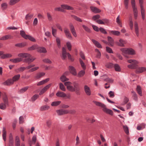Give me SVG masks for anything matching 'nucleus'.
<instances>
[{"mask_svg": "<svg viewBox=\"0 0 146 146\" xmlns=\"http://www.w3.org/2000/svg\"><path fill=\"white\" fill-rule=\"evenodd\" d=\"M93 102L96 106L102 108L103 111L104 112L111 115H113V112L111 110L107 108L106 107V106L104 104L100 102H98L96 101H94Z\"/></svg>", "mask_w": 146, "mask_h": 146, "instance_id": "f257e3e1", "label": "nucleus"}, {"mask_svg": "<svg viewBox=\"0 0 146 146\" xmlns=\"http://www.w3.org/2000/svg\"><path fill=\"white\" fill-rule=\"evenodd\" d=\"M120 50L122 52V54L127 58H129L128 55H132L135 54L134 50L131 48H121Z\"/></svg>", "mask_w": 146, "mask_h": 146, "instance_id": "f03ea898", "label": "nucleus"}, {"mask_svg": "<svg viewBox=\"0 0 146 146\" xmlns=\"http://www.w3.org/2000/svg\"><path fill=\"white\" fill-rule=\"evenodd\" d=\"M64 85L66 86L67 89L71 92H75V90L74 86H72V83L69 81L66 82L64 83Z\"/></svg>", "mask_w": 146, "mask_h": 146, "instance_id": "7ed1b4c3", "label": "nucleus"}, {"mask_svg": "<svg viewBox=\"0 0 146 146\" xmlns=\"http://www.w3.org/2000/svg\"><path fill=\"white\" fill-rule=\"evenodd\" d=\"M73 85L75 90V92L76 94L78 95H80V93L79 91L80 90V88L78 83L74 82L73 83Z\"/></svg>", "mask_w": 146, "mask_h": 146, "instance_id": "20e7f679", "label": "nucleus"}, {"mask_svg": "<svg viewBox=\"0 0 146 146\" xmlns=\"http://www.w3.org/2000/svg\"><path fill=\"white\" fill-rule=\"evenodd\" d=\"M56 112L58 115H61L68 113L69 111L67 110L61 109L56 110Z\"/></svg>", "mask_w": 146, "mask_h": 146, "instance_id": "39448f33", "label": "nucleus"}, {"mask_svg": "<svg viewBox=\"0 0 146 146\" xmlns=\"http://www.w3.org/2000/svg\"><path fill=\"white\" fill-rule=\"evenodd\" d=\"M64 31L66 37L69 39H71L72 38V36L68 29L67 28H65Z\"/></svg>", "mask_w": 146, "mask_h": 146, "instance_id": "423d86ee", "label": "nucleus"}, {"mask_svg": "<svg viewBox=\"0 0 146 146\" xmlns=\"http://www.w3.org/2000/svg\"><path fill=\"white\" fill-rule=\"evenodd\" d=\"M146 71V68L143 67H137L135 70V72L137 74H140Z\"/></svg>", "mask_w": 146, "mask_h": 146, "instance_id": "0eeeda50", "label": "nucleus"}, {"mask_svg": "<svg viewBox=\"0 0 146 146\" xmlns=\"http://www.w3.org/2000/svg\"><path fill=\"white\" fill-rule=\"evenodd\" d=\"M68 73V72H66L64 73L60 77V79L62 82H65V81H67L69 80L68 78H67L65 76Z\"/></svg>", "mask_w": 146, "mask_h": 146, "instance_id": "6e6552de", "label": "nucleus"}, {"mask_svg": "<svg viewBox=\"0 0 146 146\" xmlns=\"http://www.w3.org/2000/svg\"><path fill=\"white\" fill-rule=\"evenodd\" d=\"M51 85V83L49 84L43 88L40 92L39 95H40L44 93L49 88Z\"/></svg>", "mask_w": 146, "mask_h": 146, "instance_id": "1a4fd4ad", "label": "nucleus"}, {"mask_svg": "<svg viewBox=\"0 0 146 146\" xmlns=\"http://www.w3.org/2000/svg\"><path fill=\"white\" fill-rule=\"evenodd\" d=\"M69 27L70 29V31L73 35L75 37H76L77 35L75 31V29L74 26L72 23L70 24Z\"/></svg>", "mask_w": 146, "mask_h": 146, "instance_id": "9d476101", "label": "nucleus"}, {"mask_svg": "<svg viewBox=\"0 0 146 146\" xmlns=\"http://www.w3.org/2000/svg\"><path fill=\"white\" fill-rule=\"evenodd\" d=\"M67 53L66 51V49L64 47H63L62 48V54L61 56V58L63 60L66 59L67 58Z\"/></svg>", "mask_w": 146, "mask_h": 146, "instance_id": "9b49d317", "label": "nucleus"}, {"mask_svg": "<svg viewBox=\"0 0 146 146\" xmlns=\"http://www.w3.org/2000/svg\"><path fill=\"white\" fill-rule=\"evenodd\" d=\"M18 56L20 57L27 58L28 57H31V55L27 53H22L18 54Z\"/></svg>", "mask_w": 146, "mask_h": 146, "instance_id": "f8f14e48", "label": "nucleus"}, {"mask_svg": "<svg viewBox=\"0 0 146 146\" xmlns=\"http://www.w3.org/2000/svg\"><path fill=\"white\" fill-rule=\"evenodd\" d=\"M125 43V41L121 39H119V42H115V44H116L118 46L121 47L124 46V44Z\"/></svg>", "mask_w": 146, "mask_h": 146, "instance_id": "ddd939ff", "label": "nucleus"}, {"mask_svg": "<svg viewBox=\"0 0 146 146\" xmlns=\"http://www.w3.org/2000/svg\"><path fill=\"white\" fill-rule=\"evenodd\" d=\"M31 57H28L27 58L24 59L23 60V62L27 63L29 64L33 62L35 59V58H33V57L30 58Z\"/></svg>", "mask_w": 146, "mask_h": 146, "instance_id": "4468645a", "label": "nucleus"}, {"mask_svg": "<svg viewBox=\"0 0 146 146\" xmlns=\"http://www.w3.org/2000/svg\"><path fill=\"white\" fill-rule=\"evenodd\" d=\"M14 83L12 79H9L6 80L3 83V84L5 86H10L13 84Z\"/></svg>", "mask_w": 146, "mask_h": 146, "instance_id": "2eb2a0df", "label": "nucleus"}, {"mask_svg": "<svg viewBox=\"0 0 146 146\" xmlns=\"http://www.w3.org/2000/svg\"><path fill=\"white\" fill-rule=\"evenodd\" d=\"M84 89L87 95L90 96L91 95V92L90 88L87 85H85Z\"/></svg>", "mask_w": 146, "mask_h": 146, "instance_id": "dca6fc26", "label": "nucleus"}, {"mask_svg": "<svg viewBox=\"0 0 146 146\" xmlns=\"http://www.w3.org/2000/svg\"><path fill=\"white\" fill-rule=\"evenodd\" d=\"M69 70L70 72L73 75H76L77 74L76 70L72 66H69Z\"/></svg>", "mask_w": 146, "mask_h": 146, "instance_id": "f3484780", "label": "nucleus"}, {"mask_svg": "<svg viewBox=\"0 0 146 146\" xmlns=\"http://www.w3.org/2000/svg\"><path fill=\"white\" fill-rule=\"evenodd\" d=\"M37 51L39 52L45 53L46 52V49L44 47H40L38 46Z\"/></svg>", "mask_w": 146, "mask_h": 146, "instance_id": "a211bd4d", "label": "nucleus"}, {"mask_svg": "<svg viewBox=\"0 0 146 146\" xmlns=\"http://www.w3.org/2000/svg\"><path fill=\"white\" fill-rule=\"evenodd\" d=\"M57 96L60 98H65L66 94L63 92L58 91L56 94Z\"/></svg>", "mask_w": 146, "mask_h": 146, "instance_id": "6ab92c4d", "label": "nucleus"}, {"mask_svg": "<svg viewBox=\"0 0 146 146\" xmlns=\"http://www.w3.org/2000/svg\"><path fill=\"white\" fill-rule=\"evenodd\" d=\"M49 78H47L45 80H44L38 82L37 84V85L38 86L43 85L44 84L47 83L49 80Z\"/></svg>", "mask_w": 146, "mask_h": 146, "instance_id": "aec40b11", "label": "nucleus"}, {"mask_svg": "<svg viewBox=\"0 0 146 146\" xmlns=\"http://www.w3.org/2000/svg\"><path fill=\"white\" fill-rule=\"evenodd\" d=\"M107 38L109 45L111 46H113L114 44V42L113 39L110 36H108Z\"/></svg>", "mask_w": 146, "mask_h": 146, "instance_id": "412c9836", "label": "nucleus"}, {"mask_svg": "<svg viewBox=\"0 0 146 146\" xmlns=\"http://www.w3.org/2000/svg\"><path fill=\"white\" fill-rule=\"evenodd\" d=\"M61 6V7L64 9L68 10H73L74 9L73 7L67 5H62Z\"/></svg>", "mask_w": 146, "mask_h": 146, "instance_id": "4be33fe9", "label": "nucleus"}, {"mask_svg": "<svg viewBox=\"0 0 146 146\" xmlns=\"http://www.w3.org/2000/svg\"><path fill=\"white\" fill-rule=\"evenodd\" d=\"M92 41L94 44L98 48H102L101 45L97 41L94 39H92Z\"/></svg>", "mask_w": 146, "mask_h": 146, "instance_id": "5701e85b", "label": "nucleus"}, {"mask_svg": "<svg viewBox=\"0 0 146 146\" xmlns=\"http://www.w3.org/2000/svg\"><path fill=\"white\" fill-rule=\"evenodd\" d=\"M22 58H17L15 59H12L10 60V61L14 63H17L22 61Z\"/></svg>", "mask_w": 146, "mask_h": 146, "instance_id": "b1692460", "label": "nucleus"}, {"mask_svg": "<svg viewBox=\"0 0 146 146\" xmlns=\"http://www.w3.org/2000/svg\"><path fill=\"white\" fill-rule=\"evenodd\" d=\"M134 26L135 28V31L137 36H138L139 35V27L138 24L136 21L134 22Z\"/></svg>", "mask_w": 146, "mask_h": 146, "instance_id": "393cba45", "label": "nucleus"}, {"mask_svg": "<svg viewBox=\"0 0 146 146\" xmlns=\"http://www.w3.org/2000/svg\"><path fill=\"white\" fill-rule=\"evenodd\" d=\"M90 8L92 12L95 13H98L101 12V11L97 8L91 6Z\"/></svg>", "mask_w": 146, "mask_h": 146, "instance_id": "a878e982", "label": "nucleus"}, {"mask_svg": "<svg viewBox=\"0 0 146 146\" xmlns=\"http://www.w3.org/2000/svg\"><path fill=\"white\" fill-rule=\"evenodd\" d=\"M3 137L4 141H5L6 139V131L5 127H3L2 130Z\"/></svg>", "mask_w": 146, "mask_h": 146, "instance_id": "bb28decb", "label": "nucleus"}, {"mask_svg": "<svg viewBox=\"0 0 146 146\" xmlns=\"http://www.w3.org/2000/svg\"><path fill=\"white\" fill-rule=\"evenodd\" d=\"M137 64L133 63L129 64L127 66L129 68L131 69H136L137 67Z\"/></svg>", "mask_w": 146, "mask_h": 146, "instance_id": "cd10ccee", "label": "nucleus"}, {"mask_svg": "<svg viewBox=\"0 0 146 146\" xmlns=\"http://www.w3.org/2000/svg\"><path fill=\"white\" fill-rule=\"evenodd\" d=\"M12 56V55L10 54L7 53L3 54L1 56L2 59H5L9 58H10Z\"/></svg>", "mask_w": 146, "mask_h": 146, "instance_id": "c85d7f7f", "label": "nucleus"}, {"mask_svg": "<svg viewBox=\"0 0 146 146\" xmlns=\"http://www.w3.org/2000/svg\"><path fill=\"white\" fill-rule=\"evenodd\" d=\"M20 77V75L19 74L13 76L12 78V80L14 82H17L19 79Z\"/></svg>", "mask_w": 146, "mask_h": 146, "instance_id": "c756f323", "label": "nucleus"}, {"mask_svg": "<svg viewBox=\"0 0 146 146\" xmlns=\"http://www.w3.org/2000/svg\"><path fill=\"white\" fill-rule=\"evenodd\" d=\"M33 16V13H29L26 15L25 19L27 20H29L32 18Z\"/></svg>", "mask_w": 146, "mask_h": 146, "instance_id": "7c9ffc66", "label": "nucleus"}, {"mask_svg": "<svg viewBox=\"0 0 146 146\" xmlns=\"http://www.w3.org/2000/svg\"><path fill=\"white\" fill-rule=\"evenodd\" d=\"M38 45L36 44H34L32 46L28 48V50L29 51H31L34 50L35 49H37L38 48Z\"/></svg>", "mask_w": 146, "mask_h": 146, "instance_id": "2f4dec72", "label": "nucleus"}, {"mask_svg": "<svg viewBox=\"0 0 146 146\" xmlns=\"http://www.w3.org/2000/svg\"><path fill=\"white\" fill-rule=\"evenodd\" d=\"M109 33H110L116 36H119L120 33L119 31H109Z\"/></svg>", "mask_w": 146, "mask_h": 146, "instance_id": "473e14b6", "label": "nucleus"}, {"mask_svg": "<svg viewBox=\"0 0 146 146\" xmlns=\"http://www.w3.org/2000/svg\"><path fill=\"white\" fill-rule=\"evenodd\" d=\"M20 0H10L9 4L10 5H13L19 2Z\"/></svg>", "mask_w": 146, "mask_h": 146, "instance_id": "72a5a7b5", "label": "nucleus"}, {"mask_svg": "<svg viewBox=\"0 0 146 146\" xmlns=\"http://www.w3.org/2000/svg\"><path fill=\"white\" fill-rule=\"evenodd\" d=\"M29 87L28 86H25L23 88L20 90L19 91V93H23L26 92L29 88Z\"/></svg>", "mask_w": 146, "mask_h": 146, "instance_id": "f704fd0d", "label": "nucleus"}, {"mask_svg": "<svg viewBox=\"0 0 146 146\" xmlns=\"http://www.w3.org/2000/svg\"><path fill=\"white\" fill-rule=\"evenodd\" d=\"M50 108L49 106L47 105L42 106L40 108V110L41 111L46 110Z\"/></svg>", "mask_w": 146, "mask_h": 146, "instance_id": "c9c22d12", "label": "nucleus"}, {"mask_svg": "<svg viewBox=\"0 0 146 146\" xmlns=\"http://www.w3.org/2000/svg\"><path fill=\"white\" fill-rule=\"evenodd\" d=\"M15 146H20V141L19 137L17 136L15 139Z\"/></svg>", "mask_w": 146, "mask_h": 146, "instance_id": "e433bc0d", "label": "nucleus"}, {"mask_svg": "<svg viewBox=\"0 0 146 146\" xmlns=\"http://www.w3.org/2000/svg\"><path fill=\"white\" fill-rule=\"evenodd\" d=\"M136 90L138 94L140 96H142V92L141 88L140 86H137Z\"/></svg>", "mask_w": 146, "mask_h": 146, "instance_id": "4c0bfd02", "label": "nucleus"}, {"mask_svg": "<svg viewBox=\"0 0 146 146\" xmlns=\"http://www.w3.org/2000/svg\"><path fill=\"white\" fill-rule=\"evenodd\" d=\"M52 30V34L53 36L55 37H56L57 35V30L56 29H54L53 27H51Z\"/></svg>", "mask_w": 146, "mask_h": 146, "instance_id": "58836bf2", "label": "nucleus"}, {"mask_svg": "<svg viewBox=\"0 0 146 146\" xmlns=\"http://www.w3.org/2000/svg\"><path fill=\"white\" fill-rule=\"evenodd\" d=\"M11 38V35H7L2 37L1 38H0V39L1 40H4Z\"/></svg>", "mask_w": 146, "mask_h": 146, "instance_id": "ea45409f", "label": "nucleus"}, {"mask_svg": "<svg viewBox=\"0 0 146 146\" xmlns=\"http://www.w3.org/2000/svg\"><path fill=\"white\" fill-rule=\"evenodd\" d=\"M4 103L7 106L8 105V101L7 96L5 94L3 98Z\"/></svg>", "mask_w": 146, "mask_h": 146, "instance_id": "a19ab883", "label": "nucleus"}, {"mask_svg": "<svg viewBox=\"0 0 146 146\" xmlns=\"http://www.w3.org/2000/svg\"><path fill=\"white\" fill-rule=\"evenodd\" d=\"M131 93L132 94V96L133 99L137 101L138 100V97L136 93L134 91H131Z\"/></svg>", "mask_w": 146, "mask_h": 146, "instance_id": "79ce46f5", "label": "nucleus"}, {"mask_svg": "<svg viewBox=\"0 0 146 146\" xmlns=\"http://www.w3.org/2000/svg\"><path fill=\"white\" fill-rule=\"evenodd\" d=\"M26 44L25 43H19L15 44V46H16L22 48L25 46Z\"/></svg>", "mask_w": 146, "mask_h": 146, "instance_id": "37998d69", "label": "nucleus"}, {"mask_svg": "<svg viewBox=\"0 0 146 146\" xmlns=\"http://www.w3.org/2000/svg\"><path fill=\"white\" fill-rule=\"evenodd\" d=\"M26 38L25 39H28L31 41L35 42L36 41L35 39L33 37L29 35H27Z\"/></svg>", "mask_w": 146, "mask_h": 146, "instance_id": "c03bdc74", "label": "nucleus"}, {"mask_svg": "<svg viewBox=\"0 0 146 146\" xmlns=\"http://www.w3.org/2000/svg\"><path fill=\"white\" fill-rule=\"evenodd\" d=\"M61 102L60 101L53 102L51 103V105L53 106H57L59 105Z\"/></svg>", "mask_w": 146, "mask_h": 146, "instance_id": "a18cd8bd", "label": "nucleus"}, {"mask_svg": "<svg viewBox=\"0 0 146 146\" xmlns=\"http://www.w3.org/2000/svg\"><path fill=\"white\" fill-rule=\"evenodd\" d=\"M80 62V64L81 65L84 70H85L86 69V66L83 62V61L81 59H79Z\"/></svg>", "mask_w": 146, "mask_h": 146, "instance_id": "49530a36", "label": "nucleus"}, {"mask_svg": "<svg viewBox=\"0 0 146 146\" xmlns=\"http://www.w3.org/2000/svg\"><path fill=\"white\" fill-rule=\"evenodd\" d=\"M45 74V73L44 72H39L37 74L36 78L37 79L40 78L44 75Z\"/></svg>", "mask_w": 146, "mask_h": 146, "instance_id": "de8ad7c7", "label": "nucleus"}, {"mask_svg": "<svg viewBox=\"0 0 146 146\" xmlns=\"http://www.w3.org/2000/svg\"><path fill=\"white\" fill-rule=\"evenodd\" d=\"M115 70L116 71L119 72L121 70L120 67L118 64H116L114 65Z\"/></svg>", "mask_w": 146, "mask_h": 146, "instance_id": "09e8293b", "label": "nucleus"}, {"mask_svg": "<svg viewBox=\"0 0 146 146\" xmlns=\"http://www.w3.org/2000/svg\"><path fill=\"white\" fill-rule=\"evenodd\" d=\"M7 106L5 104L2 103L0 104V109L4 110H5L7 107Z\"/></svg>", "mask_w": 146, "mask_h": 146, "instance_id": "8fccbe9b", "label": "nucleus"}, {"mask_svg": "<svg viewBox=\"0 0 146 146\" xmlns=\"http://www.w3.org/2000/svg\"><path fill=\"white\" fill-rule=\"evenodd\" d=\"M20 35L22 36V37L26 39L27 36L28 35H27L26 34L25 32L22 30H21L20 31Z\"/></svg>", "mask_w": 146, "mask_h": 146, "instance_id": "3c124183", "label": "nucleus"}, {"mask_svg": "<svg viewBox=\"0 0 146 146\" xmlns=\"http://www.w3.org/2000/svg\"><path fill=\"white\" fill-rule=\"evenodd\" d=\"M127 62L131 64L135 63L138 64L139 62L136 60H127Z\"/></svg>", "mask_w": 146, "mask_h": 146, "instance_id": "603ef678", "label": "nucleus"}, {"mask_svg": "<svg viewBox=\"0 0 146 146\" xmlns=\"http://www.w3.org/2000/svg\"><path fill=\"white\" fill-rule=\"evenodd\" d=\"M82 70L80 71L78 74V76L79 77H81L83 76L85 74V72L84 70Z\"/></svg>", "mask_w": 146, "mask_h": 146, "instance_id": "864d4df0", "label": "nucleus"}, {"mask_svg": "<svg viewBox=\"0 0 146 146\" xmlns=\"http://www.w3.org/2000/svg\"><path fill=\"white\" fill-rule=\"evenodd\" d=\"M123 129L125 133L127 135L129 134V130L128 127L126 126H123Z\"/></svg>", "mask_w": 146, "mask_h": 146, "instance_id": "5fc2aeb1", "label": "nucleus"}, {"mask_svg": "<svg viewBox=\"0 0 146 146\" xmlns=\"http://www.w3.org/2000/svg\"><path fill=\"white\" fill-rule=\"evenodd\" d=\"M95 51L96 52H97L96 56V57L98 58H100L101 56V54L100 52L99 51L98 49L97 48L95 49Z\"/></svg>", "mask_w": 146, "mask_h": 146, "instance_id": "6e6d98bb", "label": "nucleus"}, {"mask_svg": "<svg viewBox=\"0 0 146 146\" xmlns=\"http://www.w3.org/2000/svg\"><path fill=\"white\" fill-rule=\"evenodd\" d=\"M47 17L49 21H51L52 20V18L50 14L48 12L46 13Z\"/></svg>", "mask_w": 146, "mask_h": 146, "instance_id": "4d7b16f0", "label": "nucleus"}, {"mask_svg": "<svg viewBox=\"0 0 146 146\" xmlns=\"http://www.w3.org/2000/svg\"><path fill=\"white\" fill-rule=\"evenodd\" d=\"M129 25L131 29L132 30L133 29V24L131 18H130L129 19Z\"/></svg>", "mask_w": 146, "mask_h": 146, "instance_id": "13d9d810", "label": "nucleus"}, {"mask_svg": "<svg viewBox=\"0 0 146 146\" xmlns=\"http://www.w3.org/2000/svg\"><path fill=\"white\" fill-rule=\"evenodd\" d=\"M129 0H124V3L125 7L126 9H127L128 8V4Z\"/></svg>", "mask_w": 146, "mask_h": 146, "instance_id": "bf43d9fd", "label": "nucleus"}, {"mask_svg": "<svg viewBox=\"0 0 146 146\" xmlns=\"http://www.w3.org/2000/svg\"><path fill=\"white\" fill-rule=\"evenodd\" d=\"M82 27L85 30V31H86L87 32L89 33H90L91 32L90 29L86 26L85 25H83Z\"/></svg>", "mask_w": 146, "mask_h": 146, "instance_id": "052dcab7", "label": "nucleus"}, {"mask_svg": "<svg viewBox=\"0 0 146 146\" xmlns=\"http://www.w3.org/2000/svg\"><path fill=\"white\" fill-rule=\"evenodd\" d=\"M59 87L60 89L62 91H65L66 90V89L64 85L62 83H60L59 84Z\"/></svg>", "mask_w": 146, "mask_h": 146, "instance_id": "680f3d73", "label": "nucleus"}, {"mask_svg": "<svg viewBox=\"0 0 146 146\" xmlns=\"http://www.w3.org/2000/svg\"><path fill=\"white\" fill-rule=\"evenodd\" d=\"M56 41L57 43V45L58 47L60 46V38L58 37H56Z\"/></svg>", "mask_w": 146, "mask_h": 146, "instance_id": "e2e57ef3", "label": "nucleus"}, {"mask_svg": "<svg viewBox=\"0 0 146 146\" xmlns=\"http://www.w3.org/2000/svg\"><path fill=\"white\" fill-rule=\"evenodd\" d=\"M66 46L68 49L70 51L71 50L72 45L70 42H68L66 43Z\"/></svg>", "mask_w": 146, "mask_h": 146, "instance_id": "0e129e2a", "label": "nucleus"}, {"mask_svg": "<svg viewBox=\"0 0 146 146\" xmlns=\"http://www.w3.org/2000/svg\"><path fill=\"white\" fill-rule=\"evenodd\" d=\"M106 51L110 53H113V52L112 49L110 47L108 46L106 47Z\"/></svg>", "mask_w": 146, "mask_h": 146, "instance_id": "69168bd1", "label": "nucleus"}, {"mask_svg": "<svg viewBox=\"0 0 146 146\" xmlns=\"http://www.w3.org/2000/svg\"><path fill=\"white\" fill-rule=\"evenodd\" d=\"M13 139H9V143L8 145L9 146H13Z\"/></svg>", "mask_w": 146, "mask_h": 146, "instance_id": "338daca9", "label": "nucleus"}, {"mask_svg": "<svg viewBox=\"0 0 146 146\" xmlns=\"http://www.w3.org/2000/svg\"><path fill=\"white\" fill-rule=\"evenodd\" d=\"M39 97V96L37 94L34 95L31 98V100L32 101H35Z\"/></svg>", "mask_w": 146, "mask_h": 146, "instance_id": "774afa93", "label": "nucleus"}]
</instances>
